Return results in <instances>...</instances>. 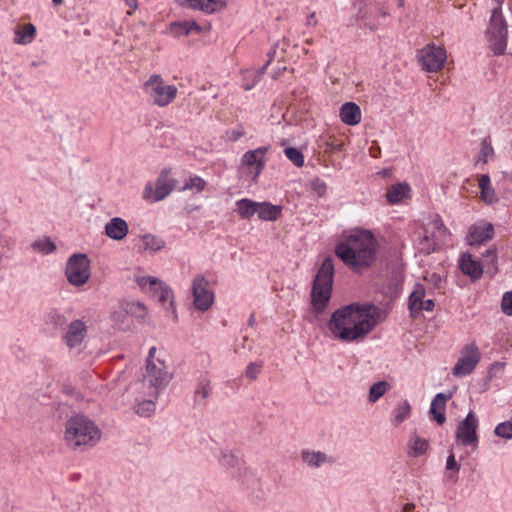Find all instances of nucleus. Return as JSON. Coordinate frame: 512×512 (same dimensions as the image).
Wrapping results in <instances>:
<instances>
[{
	"instance_id": "nucleus-21",
	"label": "nucleus",
	"mask_w": 512,
	"mask_h": 512,
	"mask_svg": "<svg viewBox=\"0 0 512 512\" xmlns=\"http://www.w3.org/2000/svg\"><path fill=\"white\" fill-rule=\"evenodd\" d=\"M300 456L303 463L313 469L320 468L323 465H333L336 462V459L333 456L322 451L303 449Z\"/></svg>"
},
{
	"instance_id": "nucleus-55",
	"label": "nucleus",
	"mask_w": 512,
	"mask_h": 512,
	"mask_svg": "<svg viewBox=\"0 0 512 512\" xmlns=\"http://www.w3.org/2000/svg\"><path fill=\"white\" fill-rule=\"evenodd\" d=\"M378 13L382 16V17H387L389 16V11L387 9V7H385L384 5L380 6L378 8Z\"/></svg>"
},
{
	"instance_id": "nucleus-19",
	"label": "nucleus",
	"mask_w": 512,
	"mask_h": 512,
	"mask_svg": "<svg viewBox=\"0 0 512 512\" xmlns=\"http://www.w3.org/2000/svg\"><path fill=\"white\" fill-rule=\"evenodd\" d=\"M426 290L423 284L416 283L409 296V310L413 316L421 311H433L435 303L432 299L424 300Z\"/></svg>"
},
{
	"instance_id": "nucleus-27",
	"label": "nucleus",
	"mask_w": 512,
	"mask_h": 512,
	"mask_svg": "<svg viewBox=\"0 0 512 512\" xmlns=\"http://www.w3.org/2000/svg\"><path fill=\"white\" fill-rule=\"evenodd\" d=\"M257 215L262 221H276L282 214V206L270 202H258Z\"/></svg>"
},
{
	"instance_id": "nucleus-40",
	"label": "nucleus",
	"mask_w": 512,
	"mask_h": 512,
	"mask_svg": "<svg viewBox=\"0 0 512 512\" xmlns=\"http://www.w3.org/2000/svg\"><path fill=\"white\" fill-rule=\"evenodd\" d=\"M156 400L157 399L150 397V399L138 401L135 406V412L141 417H150L155 412Z\"/></svg>"
},
{
	"instance_id": "nucleus-44",
	"label": "nucleus",
	"mask_w": 512,
	"mask_h": 512,
	"mask_svg": "<svg viewBox=\"0 0 512 512\" xmlns=\"http://www.w3.org/2000/svg\"><path fill=\"white\" fill-rule=\"evenodd\" d=\"M446 470L451 471L449 474H447V478L450 481L456 482L458 479V473L460 471V465L457 463L455 455L452 451L447 457Z\"/></svg>"
},
{
	"instance_id": "nucleus-35",
	"label": "nucleus",
	"mask_w": 512,
	"mask_h": 512,
	"mask_svg": "<svg viewBox=\"0 0 512 512\" xmlns=\"http://www.w3.org/2000/svg\"><path fill=\"white\" fill-rule=\"evenodd\" d=\"M495 157V151L492 146V141L490 136H486L482 139L480 143V149L477 156L476 164H487L489 161H492Z\"/></svg>"
},
{
	"instance_id": "nucleus-64",
	"label": "nucleus",
	"mask_w": 512,
	"mask_h": 512,
	"mask_svg": "<svg viewBox=\"0 0 512 512\" xmlns=\"http://www.w3.org/2000/svg\"><path fill=\"white\" fill-rule=\"evenodd\" d=\"M305 42H306L308 45H311V44L313 43V40H312V39H307Z\"/></svg>"
},
{
	"instance_id": "nucleus-51",
	"label": "nucleus",
	"mask_w": 512,
	"mask_h": 512,
	"mask_svg": "<svg viewBox=\"0 0 512 512\" xmlns=\"http://www.w3.org/2000/svg\"><path fill=\"white\" fill-rule=\"evenodd\" d=\"M244 135L243 132H241L240 130H232L231 133H229L228 131L226 132V137L230 140V141H237L238 139H240L242 136Z\"/></svg>"
},
{
	"instance_id": "nucleus-12",
	"label": "nucleus",
	"mask_w": 512,
	"mask_h": 512,
	"mask_svg": "<svg viewBox=\"0 0 512 512\" xmlns=\"http://www.w3.org/2000/svg\"><path fill=\"white\" fill-rule=\"evenodd\" d=\"M418 59L424 71L438 72L444 67L447 54L444 48L432 43L419 50Z\"/></svg>"
},
{
	"instance_id": "nucleus-13",
	"label": "nucleus",
	"mask_w": 512,
	"mask_h": 512,
	"mask_svg": "<svg viewBox=\"0 0 512 512\" xmlns=\"http://www.w3.org/2000/svg\"><path fill=\"white\" fill-rule=\"evenodd\" d=\"M193 304L195 309L205 312L214 302V293L209 281L203 275H197L192 282Z\"/></svg>"
},
{
	"instance_id": "nucleus-23",
	"label": "nucleus",
	"mask_w": 512,
	"mask_h": 512,
	"mask_svg": "<svg viewBox=\"0 0 512 512\" xmlns=\"http://www.w3.org/2000/svg\"><path fill=\"white\" fill-rule=\"evenodd\" d=\"M451 397V393H438L435 395L431 402L429 414L431 416V419L435 420L439 425H443L446 421V402Z\"/></svg>"
},
{
	"instance_id": "nucleus-37",
	"label": "nucleus",
	"mask_w": 512,
	"mask_h": 512,
	"mask_svg": "<svg viewBox=\"0 0 512 512\" xmlns=\"http://www.w3.org/2000/svg\"><path fill=\"white\" fill-rule=\"evenodd\" d=\"M35 33V26L31 23H27L15 31L14 42L22 45L29 44L33 41Z\"/></svg>"
},
{
	"instance_id": "nucleus-3",
	"label": "nucleus",
	"mask_w": 512,
	"mask_h": 512,
	"mask_svg": "<svg viewBox=\"0 0 512 512\" xmlns=\"http://www.w3.org/2000/svg\"><path fill=\"white\" fill-rule=\"evenodd\" d=\"M101 436L99 427L83 414L74 415L65 423L64 440L67 446L74 450L95 446Z\"/></svg>"
},
{
	"instance_id": "nucleus-48",
	"label": "nucleus",
	"mask_w": 512,
	"mask_h": 512,
	"mask_svg": "<svg viewBox=\"0 0 512 512\" xmlns=\"http://www.w3.org/2000/svg\"><path fill=\"white\" fill-rule=\"evenodd\" d=\"M263 367L262 362H251L245 370V376L251 380H256Z\"/></svg>"
},
{
	"instance_id": "nucleus-31",
	"label": "nucleus",
	"mask_w": 512,
	"mask_h": 512,
	"mask_svg": "<svg viewBox=\"0 0 512 512\" xmlns=\"http://www.w3.org/2000/svg\"><path fill=\"white\" fill-rule=\"evenodd\" d=\"M429 448V441L413 434L408 441V456L420 457L424 455Z\"/></svg>"
},
{
	"instance_id": "nucleus-53",
	"label": "nucleus",
	"mask_w": 512,
	"mask_h": 512,
	"mask_svg": "<svg viewBox=\"0 0 512 512\" xmlns=\"http://www.w3.org/2000/svg\"><path fill=\"white\" fill-rule=\"evenodd\" d=\"M306 26H316L317 25V19H316V15L314 12L310 13L308 16H307V19H306Z\"/></svg>"
},
{
	"instance_id": "nucleus-42",
	"label": "nucleus",
	"mask_w": 512,
	"mask_h": 512,
	"mask_svg": "<svg viewBox=\"0 0 512 512\" xmlns=\"http://www.w3.org/2000/svg\"><path fill=\"white\" fill-rule=\"evenodd\" d=\"M206 186L207 182L203 178L197 175H192L185 181L180 191L195 190L200 193L205 190Z\"/></svg>"
},
{
	"instance_id": "nucleus-62",
	"label": "nucleus",
	"mask_w": 512,
	"mask_h": 512,
	"mask_svg": "<svg viewBox=\"0 0 512 512\" xmlns=\"http://www.w3.org/2000/svg\"><path fill=\"white\" fill-rule=\"evenodd\" d=\"M253 322H254V316L251 315L249 318V325H253Z\"/></svg>"
},
{
	"instance_id": "nucleus-10",
	"label": "nucleus",
	"mask_w": 512,
	"mask_h": 512,
	"mask_svg": "<svg viewBox=\"0 0 512 512\" xmlns=\"http://www.w3.org/2000/svg\"><path fill=\"white\" fill-rule=\"evenodd\" d=\"M65 275L68 282L75 287L86 284L91 276L90 260L87 255L82 253L71 255L66 263Z\"/></svg>"
},
{
	"instance_id": "nucleus-14",
	"label": "nucleus",
	"mask_w": 512,
	"mask_h": 512,
	"mask_svg": "<svg viewBox=\"0 0 512 512\" xmlns=\"http://www.w3.org/2000/svg\"><path fill=\"white\" fill-rule=\"evenodd\" d=\"M479 421L473 411H470L465 419L457 427L456 438L465 447L471 446L473 450L478 447L477 428Z\"/></svg>"
},
{
	"instance_id": "nucleus-17",
	"label": "nucleus",
	"mask_w": 512,
	"mask_h": 512,
	"mask_svg": "<svg viewBox=\"0 0 512 512\" xmlns=\"http://www.w3.org/2000/svg\"><path fill=\"white\" fill-rule=\"evenodd\" d=\"M494 234V226L490 222L480 221L469 227L466 241L470 246H478L493 239Z\"/></svg>"
},
{
	"instance_id": "nucleus-22",
	"label": "nucleus",
	"mask_w": 512,
	"mask_h": 512,
	"mask_svg": "<svg viewBox=\"0 0 512 512\" xmlns=\"http://www.w3.org/2000/svg\"><path fill=\"white\" fill-rule=\"evenodd\" d=\"M461 272L469 276L472 281L479 280L484 272L483 265L472 257L470 253H463L459 259Z\"/></svg>"
},
{
	"instance_id": "nucleus-61",
	"label": "nucleus",
	"mask_w": 512,
	"mask_h": 512,
	"mask_svg": "<svg viewBox=\"0 0 512 512\" xmlns=\"http://www.w3.org/2000/svg\"><path fill=\"white\" fill-rule=\"evenodd\" d=\"M52 2H53L54 5L57 6V5L62 4L63 0H52Z\"/></svg>"
},
{
	"instance_id": "nucleus-46",
	"label": "nucleus",
	"mask_w": 512,
	"mask_h": 512,
	"mask_svg": "<svg viewBox=\"0 0 512 512\" xmlns=\"http://www.w3.org/2000/svg\"><path fill=\"white\" fill-rule=\"evenodd\" d=\"M496 436L504 439H512V417L504 422L499 423L494 430Z\"/></svg>"
},
{
	"instance_id": "nucleus-2",
	"label": "nucleus",
	"mask_w": 512,
	"mask_h": 512,
	"mask_svg": "<svg viewBox=\"0 0 512 512\" xmlns=\"http://www.w3.org/2000/svg\"><path fill=\"white\" fill-rule=\"evenodd\" d=\"M377 239L370 230L356 229L339 242L335 254L354 271L371 266L377 253Z\"/></svg>"
},
{
	"instance_id": "nucleus-7",
	"label": "nucleus",
	"mask_w": 512,
	"mask_h": 512,
	"mask_svg": "<svg viewBox=\"0 0 512 512\" xmlns=\"http://www.w3.org/2000/svg\"><path fill=\"white\" fill-rule=\"evenodd\" d=\"M489 48L495 55H502L507 48L508 25L501 7H493L486 30Z\"/></svg>"
},
{
	"instance_id": "nucleus-4",
	"label": "nucleus",
	"mask_w": 512,
	"mask_h": 512,
	"mask_svg": "<svg viewBox=\"0 0 512 512\" xmlns=\"http://www.w3.org/2000/svg\"><path fill=\"white\" fill-rule=\"evenodd\" d=\"M334 264L331 258H325L313 280L311 302L316 312L321 313L328 305L333 287Z\"/></svg>"
},
{
	"instance_id": "nucleus-5",
	"label": "nucleus",
	"mask_w": 512,
	"mask_h": 512,
	"mask_svg": "<svg viewBox=\"0 0 512 512\" xmlns=\"http://www.w3.org/2000/svg\"><path fill=\"white\" fill-rule=\"evenodd\" d=\"M156 347H151L147 357L146 373L143 375L142 385L147 386L146 394L154 399L158 398L159 391L164 389L170 382L172 376L167 371L164 361L154 359Z\"/></svg>"
},
{
	"instance_id": "nucleus-39",
	"label": "nucleus",
	"mask_w": 512,
	"mask_h": 512,
	"mask_svg": "<svg viewBox=\"0 0 512 512\" xmlns=\"http://www.w3.org/2000/svg\"><path fill=\"white\" fill-rule=\"evenodd\" d=\"M390 388L391 385L385 380L374 383L369 389L368 401L377 402Z\"/></svg>"
},
{
	"instance_id": "nucleus-29",
	"label": "nucleus",
	"mask_w": 512,
	"mask_h": 512,
	"mask_svg": "<svg viewBox=\"0 0 512 512\" xmlns=\"http://www.w3.org/2000/svg\"><path fill=\"white\" fill-rule=\"evenodd\" d=\"M410 187L407 183H397L387 189L386 199L390 204H397L409 196Z\"/></svg>"
},
{
	"instance_id": "nucleus-26",
	"label": "nucleus",
	"mask_w": 512,
	"mask_h": 512,
	"mask_svg": "<svg viewBox=\"0 0 512 512\" xmlns=\"http://www.w3.org/2000/svg\"><path fill=\"white\" fill-rule=\"evenodd\" d=\"M211 393L212 383L210 377L207 373L200 375L194 388V404H202V400L210 397Z\"/></svg>"
},
{
	"instance_id": "nucleus-1",
	"label": "nucleus",
	"mask_w": 512,
	"mask_h": 512,
	"mask_svg": "<svg viewBox=\"0 0 512 512\" xmlns=\"http://www.w3.org/2000/svg\"><path fill=\"white\" fill-rule=\"evenodd\" d=\"M375 324L370 306L352 303L335 310L327 326L334 338L353 342L369 334Z\"/></svg>"
},
{
	"instance_id": "nucleus-54",
	"label": "nucleus",
	"mask_w": 512,
	"mask_h": 512,
	"mask_svg": "<svg viewBox=\"0 0 512 512\" xmlns=\"http://www.w3.org/2000/svg\"><path fill=\"white\" fill-rule=\"evenodd\" d=\"M276 55V47H273L267 54L268 56V61L266 62V64L263 66L265 67V69L267 68V66L270 64V62L274 59Z\"/></svg>"
},
{
	"instance_id": "nucleus-15",
	"label": "nucleus",
	"mask_w": 512,
	"mask_h": 512,
	"mask_svg": "<svg viewBox=\"0 0 512 512\" xmlns=\"http://www.w3.org/2000/svg\"><path fill=\"white\" fill-rule=\"evenodd\" d=\"M137 283L144 291L157 298L159 302L164 304L169 301L172 304V290L159 279L153 276H143L137 279Z\"/></svg>"
},
{
	"instance_id": "nucleus-63",
	"label": "nucleus",
	"mask_w": 512,
	"mask_h": 512,
	"mask_svg": "<svg viewBox=\"0 0 512 512\" xmlns=\"http://www.w3.org/2000/svg\"><path fill=\"white\" fill-rule=\"evenodd\" d=\"M342 147H343V144H337V145L335 146V149H337V150H341V149H342Z\"/></svg>"
},
{
	"instance_id": "nucleus-38",
	"label": "nucleus",
	"mask_w": 512,
	"mask_h": 512,
	"mask_svg": "<svg viewBox=\"0 0 512 512\" xmlns=\"http://www.w3.org/2000/svg\"><path fill=\"white\" fill-rule=\"evenodd\" d=\"M31 248L35 252L41 253L43 255H49L56 250V245L50 239V237H43L32 242Z\"/></svg>"
},
{
	"instance_id": "nucleus-56",
	"label": "nucleus",
	"mask_w": 512,
	"mask_h": 512,
	"mask_svg": "<svg viewBox=\"0 0 512 512\" xmlns=\"http://www.w3.org/2000/svg\"><path fill=\"white\" fill-rule=\"evenodd\" d=\"M431 281H433L434 284L437 285L438 282H441V276L439 274H437V273H433L431 275Z\"/></svg>"
},
{
	"instance_id": "nucleus-28",
	"label": "nucleus",
	"mask_w": 512,
	"mask_h": 512,
	"mask_svg": "<svg viewBox=\"0 0 512 512\" xmlns=\"http://www.w3.org/2000/svg\"><path fill=\"white\" fill-rule=\"evenodd\" d=\"M171 32L177 36H188L192 33H200L202 28L194 20L177 21L170 25Z\"/></svg>"
},
{
	"instance_id": "nucleus-57",
	"label": "nucleus",
	"mask_w": 512,
	"mask_h": 512,
	"mask_svg": "<svg viewBox=\"0 0 512 512\" xmlns=\"http://www.w3.org/2000/svg\"><path fill=\"white\" fill-rule=\"evenodd\" d=\"M361 19L364 21V25L369 26V28H370L371 30H375V29L377 28V26H376V25H374V24H370V23L366 22V20L364 19V16H361Z\"/></svg>"
},
{
	"instance_id": "nucleus-49",
	"label": "nucleus",
	"mask_w": 512,
	"mask_h": 512,
	"mask_svg": "<svg viewBox=\"0 0 512 512\" xmlns=\"http://www.w3.org/2000/svg\"><path fill=\"white\" fill-rule=\"evenodd\" d=\"M310 187H311V191L317 196V197H322L326 191H327V185L326 183L319 179V178H316L314 180L311 181V184H310Z\"/></svg>"
},
{
	"instance_id": "nucleus-45",
	"label": "nucleus",
	"mask_w": 512,
	"mask_h": 512,
	"mask_svg": "<svg viewBox=\"0 0 512 512\" xmlns=\"http://www.w3.org/2000/svg\"><path fill=\"white\" fill-rule=\"evenodd\" d=\"M284 154L296 167H302L304 165V156L299 149L287 147L284 149Z\"/></svg>"
},
{
	"instance_id": "nucleus-30",
	"label": "nucleus",
	"mask_w": 512,
	"mask_h": 512,
	"mask_svg": "<svg viewBox=\"0 0 512 512\" xmlns=\"http://www.w3.org/2000/svg\"><path fill=\"white\" fill-rule=\"evenodd\" d=\"M479 188L481 199L487 204H493L497 202L498 198L496 196L495 190L491 186V179L488 174H483L479 178Z\"/></svg>"
},
{
	"instance_id": "nucleus-41",
	"label": "nucleus",
	"mask_w": 512,
	"mask_h": 512,
	"mask_svg": "<svg viewBox=\"0 0 512 512\" xmlns=\"http://www.w3.org/2000/svg\"><path fill=\"white\" fill-rule=\"evenodd\" d=\"M411 414V405L407 400L401 402L397 405L394 410V419L393 423L395 426L401 424L404 420H406Z\"/></svg>"
},
{
	"instance_id": "nucleus-16",
	"label": "nucleus",
	"mask_w": 512,
	"mask_h": 512,
	"mask_svg": "<svg viewBox=\"0 0 512 512\" xmlns=\"http://www.w3.org/2000/svg\"><path fill=\"white\" fill-rule=\"evenodd\" d=\"M88 334V326L80 319H75L69 324L65 333L62 336L63 343L69 348L74 349L79 347Z\"/></svg>"
},
{
	"instance_id": "nucleus-18",
	"label": "nucleus",
	"mask_w": 512,
	"mask_h": 512,
	"mask_svg": "<svg viewBox=\"0 0 512 512\" xmlns=\"http://www.w3.org/2000/svg\"><path fill=\"white\" fill-rule=\"evenodd\" d=\"M267 152L266 147H259L255 150L247 151L241 159L242 165L246 166L249 170V174L254 182L261 174L265 167L264 155Z\"/></svg>"
},
{
	"instance_id": "nucleus-6",
	"label": "nucleus",
	"mask_w": 512,
	"mask_h": 512,
	"mask_svg": "<svg viewBox=\"0 0 512 512\" xmlns=\"http://www.w3.org/2000/svg\"><path fill=\"white\" fill-rule=\"evenodd\" d=\"M449 236L448 229L440 218H435L424 225L418 233L417 249L420 253L429 255L438 247L446 243Z\"/></svg>"
},
{
	"instance_id": "nucleus-36",
	"label": "nucleus",
	"mask_w": 512,
	"mask_h": 512,
	"mask_svg": "<svg viewBox=\"0 0 512 512\" xmlns=\"http://www.w3.org/2000/svg\"><path fill=\"white\" fill-rule=\"evenodd\" d=\"M45 325L54 329H63L67 325L66 316L56 309H51L44 314Z\"/></svg>"
},
{
	"instance_id": "nucleus-59",
	"label": "nucleus",
	"mask_w": 512,
	"mask_h": 512,
	"mask_svg": "<svg viewBox=\"0 0 512 512\" xmlns=\"http://www.w3.org/2000/svg\"><path fill=\"white\" fill-rule=\"evenodd\" d=\"M493 1L496 3L495 7H501L502 8V3L504 2V0H493Z\"/></svg>"
},
{
	"instance_id": "nucleus-43",
	"label": "nucleus",
	"mask_w": 512,
	"mask_h": 512,
	"mask_svg": "<svg viewBox=\"0 0 512 512\" xmlns=\"http://www.w3.org/2000/svg\"><path fill=\"white\" fill-rule=\"evenodd\" d=\"M144 249L151 251H159L165 246V241L157 236L145 234L142 237Z\"/></svg>"
},
{
	"instance_id": "nucleus-50",
	"label": "nucleus",
	"mask_w": 512,
	"mask_h": 512,
	"mask_svg": "<svg viewBox=\"0 0 512 512\" xmlns=\"http://www.w3.org/2000/svg\"><path fill=\"white\" fill-rule=\"evenodd\" d=\"M501 309L504 314L512 316V290L503 294L501 300Z\"/></svg>"
},
{
	"instance_id": "nucleus-24",
	"label": "nucleus",
	"mask_w": 512,
	"mask_h": 512,
	"mask_svg": "<svg viewBox=\"0 0 512 512\" xmlns=\"http://www.w3.org/2000/svg\"><path fill=\"white\" fill-rule=\"evenodd\" d=\"M129 232L127 222L120 217H114L105 225V234L110 239L123 240Z\"/></svg>"
},
{
	"instance_id": "nucleus-25",
	"label": "nucleus",
	"mask_w": 512,
	"mask_h": 512,
	"mask_svg": "<svg viewBox=\"0 0 512 512\" xmlns=\"http://www.w3.org/2000/svg\"><path fill=\"white\" fill-rule=\"evenodd\" d=\"M339 117L344 124L348 126H355L361 121V109L356 103L347 102L341 106Z\"/></svg>"
},
{
	"instance_id": "nucleus-11",
	"label": "nucleus",
	"mask_w": 512,
	"mask_h": 512,
	"mask_svg": "<svg viewBox=\"0 0 512 512\" xmlns=\"http://www.w3.org/2000/svg\"><path fill=\"white\" fill-rule=\"evenodd\" d=\"M481 360L479 347L471 342L462 347L460 357L452 369L455 377H464L471 374Z\"/></svg>"
},
{
	"instance_id": "nucleus-34",
	"label": "nucleus",
	"mask_w": 512,
	"mask_h": 512,
	"mask_svg": "<svg viewBox=\"0 0 512 512\" xmlns=\"http://www.w3.org/2000/svg\"><path fill=\"white\" fill-rule=\"evenodd\" d=\"M484 264L483 267L486 273L492 278L498 272V255L497 248L495 246L487 249L483 253Z\"/></svg>"
},
{
	"instance_id": "nucleus-52",
	"label": "nucleus",
	"mask_w": 512,
	"mask_h": 512,
	"mask_svg": "<svg viewBox=\"0 0 512 512\" xmlns=\"http://www.w3.org/2000/svg\"><path fill=\"white\" fill-rule=\"evenodd\" d=\"M376 174L384 179L390 178L393 174V169L392 168H383L380 171H378Z\"/></svg>"
},
{
	"instance_id": "nucleus-20",
	"label": "nucleus",
	"mask_w": 512,
	"mask_h": 512,
	"mask_svg": "<svg viewBox=\"0 0 512 512\" xmlns=\"http://www.w3.org/2000/svg\"><path fill=\"white\" fill-rule=\"evenodd\" d=\"M180 6L192 10H198L205 14H213L221 11L227 5L228 0H175Z\"/></svg>"
},
{
	"instance_id": "nucleus-58",
	"label": "nucleus",
	"mask_w": 512,
	"mask_h": 512,
	"mask_svg": "<svg viewBox=\"0 0 512 512\" xmlns=\"http://www.w3.org/2000/svg\"><path fill=\"white\" fill-rule=\"evenodd\" d=\"M413 509H414V505L413 504H406L404 506V512H411Z\"/></svg>"
},
{
	"instance_id": "nucleus-8",
	"label": "nucleus",
	"mask_w": 512,
	"mask_h": 512,
	"mask_svg": "<svg viewBox=\"0 0 512 512\" xmlns=\"http://www.w3.org/2000/svg\"><path fill=\"white\" fill-rule=\"evenodd\" d=\"M142 89L148 100L158 107L168 106L178 94V88L173 84H167L159 74L150 75L143 83Z\"/></svg>"
},
{
	"instance_id": "nucleus-33",
	"label": "nucleus",
	"mask_w": 512,
	"mask_h": 512,
	"mask_svg": "<svg viewBox=\"0 0 512 512\" xmlns=\"http://www.w3.org/2000/svg\"><path fill=\"white\" fill-rule=\"evenodd\" d=\"M265 67L261 69H246L243 70L242 75V88L246 91L251 90L256 86V84L260 81L262 75L264 74Z\"/></svg>"
},
{
	"instance_id": "nucleus-60",
	"label": "nucleus",
	"mask_w": 512,
	"mask_h": 512,
	"mask_svg": "<svg viewBox=\"0 0 512 512\" xmlns=\"http://www.w3.org/2000/svg\"><path fill=\"white\" fill-rule=\"evenodd\" d=\"M398 7L402 8L405 5V0H397Z\"/></svg>"
},
{
	"instance_id": "nucleus-47",
	"label": "nucleus",
	"mask_w": 512,
	"mask_h": 512,
	"mask_svg": "<svg viewBox=\"0 0 512 512\" xmlns=\"http://www.w3.org/2000/svg\"><path fill=\"white\" fill-rule=\"evenodd\" d=\"M219 463L226 468H231L236 466L237 464V458L235 455L228 450L221 451L220 457H219Z\"/></svg>"
},
{
	"instance_id": "nucleus-32",
	"label": "nucleus",
	"mask_w": 512,
	"mask_h": 512,
	"mask_svg": "<svg viewBox=\"0 0 512 512\" xmlns=\"http://www.w3.org/2000/svg\"><path fill=\"white\" fill-rule=\"evenodd\" d=\"M258 202L253 201L249 198H242L236 201V212L241 219H250L252 216L257 214Z\"/></svg>"
},
{
	"instance_id": "nucleus-9",
	"label": "nucleus",
	"mask_w": 512,
	"mask_h": 512,
	"mask_svg": "<svg viewBox=\"0 0 512 512\" xmlns=\"http://www.w3.org/2000/svg\"><path fill=\"white\" fill-rule=\"evenodd\" d=\"M170 174L171 168H165L158 175L154 185L148 182L143 190V199L155 203L168 197L178 183Z\"/></svg>"
}]
</instances>
